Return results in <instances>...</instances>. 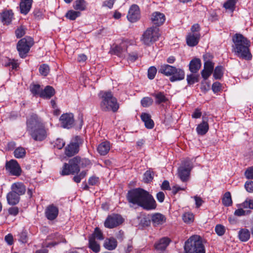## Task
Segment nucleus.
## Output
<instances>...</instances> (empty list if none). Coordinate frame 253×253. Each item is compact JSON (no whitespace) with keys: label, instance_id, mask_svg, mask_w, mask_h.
Here are the masks:
<instances>
[{"label":"nucleus","instance_id":"nucleus-1","mask_svg":"<svg viewBox=\"0 0 253 253\" xmlns=\"http://www.w3.org/2000/svg\"><path fill=\"white\" fill-rule=\"evenodd\" d=\"M129 203L136 205L146 210H154L156 203L152 196L142 188H135L129 191L127 194Z\"/></svg>","mask_w":253,"mask_h":253},{"label":"nucleus","instance_id":"nucleus-2","mask_svg":"<svg viewBox=\"0 0 253 253\" xmlns=\"http://www.w3.org/2000/svg\"><path fill=\"white\" fill-rule=\"evenodd\" d=\"M27 131L35 141H42L47 136V131L42 119L32 113L26 120Z\"/></svg>","mask_w":253,"mask_h":253},{"label":"nucleus","instance_id":"nucleus-3","mask_svg":"<svg viewBox=\"0 0 253 253\" xmlns=\"http://www.w3.org/2000/svg\"><path fill=\"white\" fill-rule=\"evenodd\" d=\"M233 44V51L239 58L247 60L252 58V55L250 50L251 42L243 35L239 33L235 34L232 37Z\"/></svg>","mask_w":253,"mask_h":253},{"label":"nucleus","instance_id":"nucleus-4","mask_svg":"<svg viewBox=\"0 0 253 253\" xmlns=\"http://www.w3.org/2000/svg\"><path fill=\"white\" fill-rule=\"evenodd\" d=\"M184 250L186 253H205V250L199 236H191L185 242Z\"/></svg>","mask_w":253,"mask_h":253},{"label":"nucleus","instance_id":"nucleus-5","mask_svg":"<svg viewBox=\"0 0 253 253\" xmlns=\"http://www.w3.org/2000/svg\"><path fill=\"white\" fill-rule=\"evenodd\" d=\"M103 100L100 104L102 110L104 111H112L116 112L119 105L117 99L114 97L111 92H105L102 96Z\"/></svg>","mask_w":253,"mask_h":253},{"label":"nucleus","instance_id":"nucleus-6","mask_svg":"<svg viewBox=\"0 0 253 253\" xmlns=\"http://www.w3.org/2000/svg\"><path fill=\"white\" fill-rule=\"evenodd\" d=\"M80 157L76 156L70 159L68 163H64L60 171L61 175H74L80 172Z\"/></svg>","mask_w":253,"mask_h":253},{"label":"nucleus","instance_id":"nucleus-7","mask_svg":"<svg viewBox=\"0 0 253 253\" xmlns=\"http://www.w3.org/2000/svg\"><path fill=\"white\" fill-rule=\"evenodd\" d=\"M160 36L159 29L157 27L148 28L143 33L141 41L143 44L150 45L157 41Z\"/></svg>","mask_w":253,"mask_h":253},{"label":"nucleus","instance_id":"nucleus-8","mask_svg":"<svg viewBox=\"0 0 253 253\" xmlns=\"http://www.w3.org/2000/svg\"><path fill=\"white\" fill-rule=\"evenodd\" d=\"M193 167V163L189 158L182 161L181 166L178 169V175L182 181L185 182L188 180Z\"/></svg>","mask_w":253,"mask_h":253},{"label":"nucleus","instance_id":"nucleus-9","mask_svg":"<svg viewBox=\"0 0 253 253\" xmlns=\"http://www.w3.org/2000/svg\"><path fill=\"white\" fill-rule=\"evenodd\" d=\"M212 56L208 53L203 55L204 65L201 75L205 80L208 79L213 71L214 64L212 62Z\"/></svg>","mask_w":253,"mask_h":253},{"label":"nucleus","instance_id":"nucleus-10","mask_svg":"<svg viewBox=\"0 0 253 253\" xmlns=\"http://www.w3.org/2000/svg\"><path fill=\"white\" fill-rule=\"evenodd\" d=\"M33 43V39L30 37L23 38L18 42L17 49L21 57L24 58L25 57Z\"/></svg>","mask_w":253,"mask_h":253},{"label":"nucleus","instance_id":"nucleus-11","mask_svg":"<svg viewBox=\"0 0 253 253\" xmlns=\"http://www.w3.org/2000/svg\"><path fill=\"white\" fill-rule=\"evenodd\" d=\"M82 142L83 140L80 136H75L74 140L66 147L65 154L68 157H71L77 153Z\"/></svg>","mask_w":253,"mask_h":253},{"label":"nucleus","instance_id":"nucleus-12","mask_svg":"<svg viewBox=\"0 0 253 253\" xmlns=\"http://www.w3.org/2000/svg\"><path fill=\"white\" fill-rule=\"evenodd\" d=\"M122 217L118 214H112L107 216L104 222L106 228L111 229L117 227L123 222Z\"/></svg>","mask_w":253,"mask_h":253},{"label":"nucleus","instance_id":"nucleus-13","mask_svg":"<svg viewBox=\"0 0 253 253\" xmlns=\"http://www.w3.org/2000/svg\"><path fill=\"white\" fill-rule=\"evenodd\" d=\"M5 169L12 175L19 176L21 173L20 167L15 160L7 162L5 165Z\"/></svg>","mask_w":253,"mask_h":253},{"label":"nucleus","instance_id":"nucleus-14","mask_svg":"<svg viewBox=\"0 0 253 253\" xmlns=\"http://www.w3.org/2000/svg\"><path fill=\"white\" fill-rule=\"evenodd\" d=\"M140 18V13L139 7L136 4H133L130 7L127 15V18L131 23L135 22Z\"/></svg>","mask_w":253,"mask_h":253},{"label":"nucleus","instance_id":"nucleus-15","mask_svg":"<svg viewBox=\"0 0 253 253\" xmlns=\"http://www.w3.org/2000/svg\"><path fill=\"white\" fill-rule=\"evenodd\" d=\"M62 126L64 128H70L74 123L73 115L72 113H66L62 115L60 118Z\"/></svg>","mask_w":253,"mask_h":253},{"label":"nucleus","instance_id":"nucleus-16","mask_svg":"<svg viewBox=\"0 0 253 253\" xmlns=\"http://www.w3.org/2000/svg\"><path fill=\"white\" fill-rule=\"evenodd\" d=\"M166 216L160 213H155L151 215V221L154 227L163 225L166 222Z\"/></svg>","mask_w":253,"mask_h":253},{"label":"nucleus","instance_id":"nucleus-17","mask_svg":"<svg viewBox=\"0 0 253 253\" xmlns=\"http://www.w3.org/2000/svg\"><path fill=\"white\" fill-rule=\"evenodd\" d=\"M127 43L123 42L119 45H116L113 48L115 54L121 57H125L127 52Z\"/></svg>","mask_w":253,"mask_h":253},{"label":"nucleus","instance_id":"nucleus-18","mask_svg":"<svg viewBox=\"0 0 253 253\" xmlns=\"http://www.w3.org/2000/svg\"><path fill=\"white\" fill-rule=\"evenodd\" d=\"M58 209L53 204L47 206L45 211V215L46 217L50 220L55 219L58 214Z\"/></svg>","mask_w":253,"mask_h":253},{"label":"nucleus","instance_id":"nucleus-19","mask_svg":"<svg viewBox=\"0 0 253 253\" xmlns=\"http://www.w3.org/2000/svg\"><path fill=\"white\" fill-rule=\"evenodd\" d=\"M151 20L153 24L159 26L165 21V15L160 12H155L152 14Z\"/></svg>","mask_w":253,"mask_h":253},{"label":"nucleus","instance_id":"nucleus-20","mask_svg":"<svg viewBox=\"0 0 253 253\" xmlns=\"http://www.w3.org/2000/svg\"><path fill=\"white\" fill-rule=\"evenodd\" d=\"M170 241V239L168 237H163L155 243V249L157 250L164 251L169 244Z\"/></svg>","mask_w":253,"mask_h":253},{"label":"nucleus","instance_id":"nucleus-21","mask_svg":"<svg viewBox=\"0 0 253 253\" xmlns=\"http://www.w3.org/2000/svg\"><path fill=\"white\" fill-rule=\"evenodd\" d=\"M200 38V34L198 33L190 34L186 38L187 44L190 46L196 45Z\"/></svg>","mask_w":253,"mask_h":253},{"label":"nucleus","instance_id":"nucleus-22","mask_svg":"<svg viewBox=\"0 0 253 253\" xmlns=\"http://www.w3.org/2000/svg\"><path fill=\"white\" fill-rule=\"evenodd\" d=\"M11 189L20 196L24 195L26 192V187L22 182H15L11 185Z\"/></svg>","mask_w":253,"mask_h":253},{"label":"nucleus","instance_id":"nucleus-23","mask_svg":"<svg viewBox=\"0 0 253 253\" xmlns=\"http://www.w3.org/2000/svg\"><path fill=\"white\" fill-rule=\"evenodd\" d=\"M6 199L8 204L15 205L19 202L20 195L11 190L7 194Z\"/></svg>","mask_w":253,"mask_h":253},{"label":"nucleus","instance_id":"nucleus-24","mask_svg":"<svg viewBox=\"0 0 253 253\" xmlns=\"http://www.w3.org/2000/svg\"><path fill=\"white\" fill-rule=\"evenodd\" d=\"M142 121L144 123L145 126L148 129L152 128L154 126V123L151 119V115L146 113H142L140 116Z\"/></svg>","mask_w":253,"mask_h":253},{"label":"nucleus","instance_id":"nucleus-25","mask_svg":"<svg viewBox=\"0 0 253 253\" xmlns=\"http://www.w3.org/2000/svg\"><path fill=\"white\" fill-rule=\"evenodd\" d=\"M32 1V0H21L20 9L21 13L26 15L29 12L31 8Z\"/></svg>","mask_w":253,"mask_h":253},{"label":"nucleus","instance_id":"nucleus-26","mask_svg":"<svg viewBox=\"0 0 253 253\" xmlns=\"http://www.w3.org/2000/svg\"><path fill=\"white\" fill-rule=\"evenodd\" d=\"M189 70L192 73H196L198 72L201 67V62L199 58H194L189 65Z\"/></svg>","mask_w":253,"mask_h":253},{"label":"nucleus","instance_id":"nucleus-27","mask_svg":"<svg viewBox=\"0 0 253 253\" xmlns=\"http://www.w3.org/2000/svg\"><path fill=\"white\" fill-rule=\"evenodd\" d=\"M176 67L170 66L168 64L161 65L159 70V72L164 74L167 76H171L176 70Z\"/></svg>","mask_w":253,"mask_h":253},{"label":"nucleus","instance_id":"nucleus-28","mask_svg":"<svg viewBox=\"0 0 253 253\" xmlns=\"http://www.w3.org/2000/svg\"><path fill=\"white\" fill-rule=\"evenodd\" d=\"M185 74L183 70L179 68H176L173 74L171 75L169 80L173 82L176 81L182 80L184 78Z\"/></svg>","mask_w":253,"mask_h":253},{"label":"nucleus","instance_id":"nucleus-29","mask_svg":"<svg viewBox=\"0 0 253 253\" xmlns=\"http://www.w3.org/2000/svg\"><path fill=\"white\" fill-rule=\"evenodd\" d=\"M203 122L200 124L196 128V130L198 134L203 135L205 134L208 131L209 127L207 121L204 120L203 117Z\"/></svg>","mask_w":253,"mask_h":253},{"label":"nucleus","instance_id":"nucleus-30","mask_svg":"<svg viewBox=\"0 0 253 253\" xmlns=\"http://www.w3.org/2000/svg\"><path fill=\"white\" fill-rule=\"evenodd\" d=\"M110 149V143L108 141H104L100 144L97 147L98 152L101 155H105L109 151Z\"/></svg>","mask_w":253,"mask_h":253},{"label":"nucleus","instance_id":"nucleus-31","mask_svg":"<svg viewBox=\"0 0 253 253\" xmlns=\"http://www.w3.org/2000/svg\"><path fill=\"white\" fill-rule=\"evenodd\" d=\"M55 94V90L53 87L47 85L44 90H42L41 93L40 97L43 98L49 99L53 96Z\"/></svg>","mask_w":253,"mask_h":253},{"label":"nucleus","instance_id":"nucleus-32","mask_svg":"<svg viewBox=\"0 0 253 253\" xmlns=\"http://www.w3.org/2000/svg\"><path fill=\"white\" fill-rule=\"evenodd\" d=\"M117 246V241L114 238L106 239L104 243V247L107 250H113Z\"/></svg>","mask_w":253,"mask_h":253},{"label":"nucleus","instance_id":"nucleus-33","mask_svg":"<svg viewBox=\"0 0 253 253\" xmlns=\"http://www.w3.org/2000/svg\"><path fill=\"white\" fill-rule=\"evenodd\" d=\"M251 234L249 230L246 228L241 229L238 232V237L242 242H247L250 238Z\"/></svg>","mask_w":253,"mask_h":253},{"label":"nucleus","instance_id":"nucleus-34","mask_svg":"<svg viewBox=\"0 0 253 253\" xmlns=\"http://www.w3.org/2000/svg\"><path fill=\"white\" fill-rule=\"evenodd\" d=\"M13 16V13L11 10L4 11L1 15L2 21L4 24L10 23Z\"/></svg>","mask_w":253,"mask_h":253},{"label":"nucleus","instance_id":"nucleus-35","mask_svg":"<svg viewBox=\"0 0 253 253\" xmlns=\"http://www.w3.org/2000/svg\"><path fill=\"white\" fill-rule=\"evenodd\" d=\"M152 95L155 97L156 100L155 103L157 104H160L162 103H165L168 100L164 93L162 92L154 93Z\"/></svg>","mask_w":253,"mask_h":253},{"label":"nucleus","instance_id":"nucleus-36","mask_svg":"<svg viewBox=\"0 0 253 253\" xmlns=\"http://www.w3.org/2000/svg\"><path fill=\"white\" fill-rule=\"evenodd\" d=\"M87 3L84 0H76L73 7L76 10L83 11L85 9Z\"/></svg>","mask_w":253,"mask_h":253},{"label":"nucleus","instance_id":"nucleus-37","mask_svg":"<svg viewBox=\"0 0 253 253\" xmlns=\"http://www.w3.org/2000/svg\"><path fill=\"white\" fill-rule=\"evenodd\" d=\"M89 247L94 252L98 253L100 251L99 245L93 237H89Z\"/></svg>","mask_w":253,"mask_h":253},{"label":"nucleus","instance_id":"nucleus-38","mask_svg":"<svg viewBox=\"0 0 253 253\" xmlns=\"http://www.w3.org/2000/svg\"><path fill=\"white\" fill-rule=\"evenodd\" d=\"M222 204L224 206L229 207L232 204V200L231 194L229 192H226L223 195L222 199Z\"/></svg>","mask_w":253,"mask_h":253},{"label":"nucleus","instance_id":"nucleus-39","mask_svg":"<svg viewBox=\"0 0 253 253\" xmlns=\"http://www.w3.org/2000/svg\"><path fill=\"white\" fill-rule=\"evenodd\" d=\"M14 155L17 159L23 158L26 155V150L24 148L19 147L14 151Z\"/></svg>","mask_w":253,"mask_h":253},{"label":"nucleus","instance_id":"nucleus-40","mask_svg":"<svg viewBox=\"0 0 253 253\" xmlns=\"http://www.w3.org/2000/svg\"><path fill=\"white\" fill-rule=\"evenodd\" d=\"M81 15V12L73 10H69L66 14L65 16L71 20H74Z\"/></svg>","mask_w":253,"mask_h":253},{"label":"nucleus","instance_id":"nucleus-41","mask_svg":"<svg viewBox=\"0 0 253 253\" xmlns=\"http://www.w3.org/2000/svg\"><path fill=\"white\" fill-rule=\"evenodd\" d=\"M42 90L39 84H33L30 85V91L34 95H39L40 96Z\"/></svg>","mask_w":253,"mask_h":253},{"label":"nucleus","instance_id":"nucleus-42","mask_svg":"<svg viewBox=\"0 0 253 253\" xmlns=\"http://www.w3.org/2000/svg\"><path fill=\"white\" fill-rule=\"evenodd\" d=\"M89 237H93L94 240H95V238L99 240L104 239L103 233L101 230L98 227L95 228L93 233Z\"/></svg>","mask_w":253,"mask_h":253},{"label":"nucleus","instance_id":"nucleus-43","mask_svg":"<svg viewBox=\"0 0 253 253\" xmlns=\"http://www.w3.org/2000/svg\"><path fill=\"white\" fill-rule=\"evenodd\" d=\"M223 74V67L221 66H218L215 67L213 72V77L215 79H220Z\"/></svg>","mask_w":253,"mask_h":253},{"label":"nucleus","instance_id":"nucleus-44","mask_svg":"<svg viewBox=\"0 0 253 253\" xmlns=\"http://www.w3.org/2000/svg\"><path fill=\"white\" fill-rule=\"evenodd\" d=\"M182 219L184 222L190 224L193 222L194 216L191 212H186L183 214Z\"/></svg>","mask_w":253,"mask_h":253},{"label":"nucleus","instance_id":"nucleus-45","mask_svg":"<svg viewBox=\"0 0 253 253\" xmlns=\"http://www.w3.org/2000/svg\"><path fill=\"white\" fill-rule=\"evenodd\" d=\"M199 75L193 74L188 75L187 76V81L189 85L193 84L195 83L199 82Z\"/></svg>","mask_w":253,"mask_h":253},{"label":"nucleus","instance_id":"nucleus-46","mask_svg":"<svg viewBox=\"0 0 253 253\" xmlns=\"http://www.w3.org/2000/svg\"><path fill=\"white\" fill-rule=\"evenodd\" d=\"M236 1L235 0H227L224 4L223 6L226 9L233 11L234 10Z\"/></svg>","mask_w":253,"mask_h":253},{"label":"nucleus","instance_id":"nucleus-47","mask_svg":"<svg viewBox=\"0 0 253 253\" xmlns=\"http://www.w3.org/2000/svg\"><path fill=\"white\" fill-rule=\"evenodd\" d=\"M153 102V99L149 97H143L141 101V105L144 107H147L152 104Z\"/></svg>","mask_w":253,"mask_h":253},{"label":"nucleus","instance_id":"nucleus-48","mask_svg":"<svg viewBox=\"0 0 253 253\" xmlns=\"http://www.w3.org/2000/svg\"><path fill=\"white\" fill-rule=\"evenodd\" d=\"M39 72L42 75L46 76L49 72V67L46 64H42L39 68Z\"/></svg>","mask_w":253,"mask_h":253},{"label":"nucleus","instance_id":"nucleus-49","mask_svg":"<svg viewBox=\"0 0 253 253\" xmlns=\"http://www.w3.org/2000/svg\"><path fill=\"white\" fill-rule=\"evenodd\" d=\"M153 173L150 171H146L143 175V181L145 183H149L151 181L153 178Z\"/></svg>","mask_w":253,"mask_h":253},{"label":"nucleus","instance_id":"nucleus-50","mask_svg":"<svg viewBox=\"0 0 253 253\" xmlns=\"http://www.w3.org/2000/svg\"><path fill=\"white\" fill-rule=\"evenodd\" d=\"M215 231L218 236H222L225 232V227L221 224H217L215 226Z\"/></svg>","mask_w":253,"mask_h":253},{"label":"nucleus","instance_id":"nucleus-51","mask_svg":"<svg viewBox=\"0 0 253 253\" xmlns=\"http://www.w3.org/2000/svg\"><path fill=\"white\" fill-rule=\"evenodd\" d=\"M157 73V69L154 66L150 67L148 70V78L150 79H153Z\"/></svg>","mask_w":253,"mask_h":253},{"label":"nucleus","instance_id":"nucleus-52","mask_svg":"<svg viewBox=\"0 0 253 253\" xmlns=\"http://www.w3.org/2000/svg\"><path fill=\"white\" fill-rule=\"evenodd\" d=\"M15 33L16 37L20 38L25 34V28L21 26L16 30Z\"/></svg>","mask_w":253,"mask_h":253},{"label":"nucleus","instance_id":"nucleus-53","mask_svg":"<svg viewBox=\"0 0 253 253\" xmlns=\"http://www.w3.org/2000/svg\"><path fill=\"white\" fill-rule=\"evenodd\" d=\"M250 211H244L242 208L236 210L234 212V215L238 216L245 215L246 214L250 213Z\"/></svg>","mask_w":253,"mask_h":253},{"label":"nucleus","instance_id":"nucleus-54","mask_svg":"<svg viewBox=\"0 0 253 253\" xmlns=\"http://www.w3.org/2000/svg\"><path fill=\"white\" fill-rule=\"evenodd\" d=\"M245 175L247 179H253V166L249 167L246 169Z\"/></svg>","mask_w":253,"mask_h":253},{"label":"nucleus","instance_id":"nucleus-55","mask_svg":"<svg viewBox=\"0 0 253 253\" xmlns=\"http://www.w3.org/2000/svg\"><path fill=\"white\" fill-rule=\"evenodd\" d=\"M80 160L79 165H80L82 168L88 167L90 165V161L87 159H81L80 157Z\"/></svg>","mask_w":253,"mask_h":253},{"label":"nucleus","instance_id":"nucleus-56","mask_svg":"<svg viewBox=\"0 0 253 253\" xmlns=\"http://www.w3.org/2000/svg\"><path fill=\"white\" fill-rule=\"evenodd\" d=\"M65 144V142L64 141L63 139L58 138L55 141L54 146L58 149H61L64 146Z\"/></svg>","mask_w":253,"mask_h":253},{"label":"nucleus","instance_id":"nucleus-57","mask_svg":"<svg viewBox=\"0 0 253 253\" xmlns=\"http://www.w3.org/2000/svg\"><path fill=\"white\" fill-rule=\"evenodd\" d=\"M245 188L248 192H253V181H247L245 184Z\"/></svg>","mask_w":253,"mask_h":253},{"label":"nucleus","instance_id":"nucleus-58","mask_svg":"<svg viewBox=\"0 0 253 253\" xmlns=\"http://www.w3.org/2000/svg\"><path fill=\"white\" fill-rule=\"evenodd\" d=\"M4 66L6 67L11 66L12 69H14L17 67L18 65L17 63L15 62L13 60L8 59L7 62L5 63Z\"/></svg>","mask_w":253,"mask_h":253},{"label":"nucleus","instance_id":"nucleus-59","mask_svg":"<svg viewBox=\"0 0 253 253\" xmlns=\"http://www.w3.org/2000/svg\"><path fill=\"white\" fill-rule=\"evenodd\" d=\"M18 236L19 237L18 239L19 241L23 243L27 242V236L26 232L22 231L18 235Z\"/></svg>","mask_w":253,"mask_h":253},{"label":"nucleus","instance_id":"nucleus-60","mask_svg":"<svg viewBox=\"0 0 253 253\" xmlns=\"http://www.w3.org/2000/svg\"><path fill=\"white\" fill-rule=\"evenodd\" d=\"M99 182V178L98 177L92 176L88 179V183L91 185H94L97 184Z\"/></svg>","mask_w":253,"mask_h":253},{"label":"nucleus","instance_id":"nucleus-61","mask_svg":"<svg viewBox=\"0 0 253 253\" xmlns=\"http://www.w3.org/2000/svg\"><path fill=\"white\" fill-rule=\"evenodd\" d=\"M19 212V209L17 207H14L9 208L8 213L9 214L16 216Z\"/></svg>","mask_w":253,"mask_h":253},{"label":"nucleus","instance_id":"nucleus-62","mask_svg":"<svg viewBox=\"0 0 253 253\" xmlns=\"http://www.w3.org/2000/svg\"><path fill=\"white\" fill-rule=\"evenodd\" d=\"M221 89V85L219 83L215 82L212 85V89L215 93L220 91Z\"/></svg>","mask_w":253,"mask_h":253},{"label":"nucleus","instance_id":"nucleus-63","mask_svg":"<svg viewBox=\"0 0 253 253\" xmlns=\"http://www.w3.org/2000/svg\"><path fill=\"white\" fill-rule=\"evenodd\" d=\"M197 208H199L203 203L204 201L202 198L197 196H195L194 197Z\"/></svg>","mask_w":253,"mask_h":253},{"label":"nucleus","instance_id":"nucleus-64","mask_svg":"<svg viewBox=\"0 0 253 253\" xmlns=\"http://www.w3.org/2000/svg\"><path fill=\"white\" fill-rule=\"evenodd\" d=\"M201 116L202 112L198 108L196 109L193 113L192 114V117L195 119L200 118Z\"/></svg>","mask_w":253,"mask_h":253}]
</instances>
